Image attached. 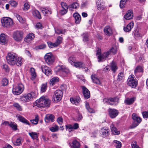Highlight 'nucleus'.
I'll return each instance as SVG.
<instances>
[{
    "mask_svg": "<svg viewBox=\"0 0 148 148\" xmlns=\"http://www.w3.org/2000/svg\"><path fill=\"white\" fill-rule=\"evenodd\" d=\"M8 63L11 65L16 64L20 66L23 64V59L21 57H18L17 55L14 53H8L6 57Z\"/></svg>",
    "mask_w": 148,
    "mask_h": 148,
    "instance_id": "nucleus-1",
    "label": "nucleus"
},
{
    "mask_svg": "<svg viewBox=\"0 0 148 148\" xmlns=\"http://www.w3.org/2000/svg\"><path fill=\"white\" fill-rule=\"evenodd\" d=\"M50 100L45 97H42L35 101L36 105L38 108L48 107L49 106Z\"/></svg>",
    "mask_w": 148,
    "mask_h": 148,
    "instance_id": "nucleus-2",
    "label": "nucleus"
},
{
    "mask_svg": "<svg viewBox=\"0 0 148 148\" xmlns=\"http://www.w3.org/2000/svg\"><path fill=\"white\" fill-rule=\"evenodd\" d=\"M55 71L59 73L64 77H66L69 73V71L65 66L63 65H58L55 69Z\"/></svg>",
    "mask_w": 148,
    "mask_h": 148,
    "instance_id": "nucleus-3",
    "label": "nucleus"
},
{
    "mask_svg": "<svg viewBox=\"0 0 148 148\" xmlns=\"http://www.w3.org/2000/svg\"><path fill=\"white\" fill-rule=\"evenodd\" d=\"M24 89V86L22 84H19L13 86L12 92L13 94L18 95L21 94Z\"/></svg>",
    "mask_w": 148,
    "mask_h": 148,
    "instance_id": "nucleus-4",
    "label": "nucleus"
},
{
    "mask_svg": "<svg viewBox=\"0 0 148 148\" xmlns=\"http://www.w3.org/2000/svg\"><path fill=\"white\" fill-rule=\"evenodd\" d=\"M34 93L33 92L29 93L27 94L24 95L20 98L21 100L25 102H28L31 101L34 95Z\"/></svg>",
    "mask_w": 148,
    "mask_h": 148,
    "instance_id": "nucleus-5",
    "label": "nucleus"
},
{
    "mask_svg": "<svg viewBox=\"0 0 148 148\" xmlns=\"http://www.w3.org/2000/svg\"><path fill=\"white\" fill-rule=\"evenodd\" d=\"M44 59L45 62L48 64H52L55 60L54 56L51 53H46L44 56Z\"/></svg>",
    "mask_w": 148,
    "mask_h": 148,
    "instance_id": "nucleus-6",
    "label": "nucleus"
},
{
    "mask_svg": "<svg viewBox=\"0 0 148 148\" xmlns=\"http://www.w3.org/2000/svg\"><path fill=\"white\" fill-rule=\"evenodd\" d=\"M23 33L21 31H16L13 32V37L17 41L21 40L23 38Z\"/></svg>",
    "mask_w": 148,
    "mask_h": 148,
    "instance_id": "nucleus-7",
    "label": "nucleus"
},
{
    "mask_svg": "<svg viewBox=\"0 0 148 148\" xmlns=\"http://www.w3.org/2000/svg\"><path fill=\"white\" fill-rule=\"evenodd\" d=\"M2 25L4 27H8L12 25L13 21L10 18L8 17L3 18L1 20Z\"/></svg>",
    "mask_w": 148,
    "mask_h": 148,
    "instance_id": "nucleus-8",
    "label": "nucleus"
},
{
    "mask_svg": "<svg viewBox=\"0 0 148 148\" xmlns=\"http://www.w3.org/2000/svg\"><path fill=\"white\" fill-rule=\"evenodd\" d=\"M53 97L54 101H59L61 100L63 95L62 92L60 90H57L55 91Z\"/></svg>",
    "mask_w": 148,
    "mask_h": 148,
    "instance_id": "nucleus-9",
    "label": "nucleus"
},
{
    "mask_svg": "<svg viewBox=\"0 0 148 148\" xmlns=\"http://www.w3.org/2000/svg\"><path fill=\"white\" fill-rule=\"evenodd\" d=\"M134 76L133 75H131L130 76L127 80V84L132 87H135L136 86L137 82L134 79Z\"/></svg>",
    "mask_w": 148,
    "mask_h": 148,
    "instance_id": "nucleus-10",
    "label": "nucleus"
},
{
    "mask_svg": "<svg viewBox=\"0 0 148 148\" xmlns=\"http://www.w3.org/2000/svg\"><path fill=\"white\" fill-rule=\"evenodd\" d=\"M143 72V68L139 66H137L134 71V75L137 78L141 77L142 76Z\"/></svg>",
    "mask_w": 148,
    "mask_h": 148,
    "instance_id": "nucleus-11",
    "label": "nucleus"
},
{
    "mask_svg": "<svg viewBox=\"0 0 148 148\" xmlns=\"http://www.w3.org/2000/svg\"><path fill=\"white\" fill-rule=\"evenodd\" d=\"M118 99L116 97L107 98H105L103 100L104 103H107L110 105H115L118 103Z\"/></svg>",
    "mask_w": 148,
    "mask_h": 148,
    "instance_id": "nucleus-12",
    "label": "nucleus"
},
{
    "mask_svg": "<svg viewBox=\"0 0 148 148\" xmlns=\"http://www.w3.org/2000/svg\"><path fill=\"white\" fill-rule=\"evenodd\" d=\"M109 130L107 127H103L100 131L101 136L103 138L106 137L109 135Z\"/></svg>",
    "mask_w": 148,
    "mask_h": 148,
    "instance_id": "nucleus-13",
    "label": "nucleus"
},
{
    "mask_svg": "<svg viewBox=\"0 0 148 148\" xmlns=\"http://www.w3.org/2000/svg\"><path fill=\"white\" fill-rule=\"evenodd\" d=\"M41 69L43 72L47 76H49L51 74V70L50 68L45 65H42Z\"/></svg>",
    "mask_w": 148,
    "mask_h": 148,
    "instance_id": "nucleus-14",
    "label": "nucleus"
},
{
    "mask_svg": "<svg viewBox=\"0 0 148 148\" xmlns=\"http://www.w3.org/2000/svg\"><path fill=\"white\" fill-rule=\"evenodd\" d=\"M83 94L84 98L86 99H88L90 97V93L89 90L85 87L83 86L82 87Z\"/></svg>",
    "mask_w": 148,
    "mask_h": 148,
    "instance_id": "nucleus-15",
    "label": "nucleus"
},
{
    "mask_svg": "<svg viewBox=\"0 0 148 148\" xmlns=\"http://www.w3.org/2000/svg\"><path fill=\"white\" fill-rule=\"evenodd\" d=\"M108 112L110 117L112 118H115L118 114V111L114 109H109Z\"/></svg>",
    "mask_w": 148,
    "mask_h": 148,
    "instance_id": "nucleus-16",
    "label": "nucleus"
},
{
    "mask_svg": "<svg viewBox=\"0 0 148 148\" xmlns=\"http://www.w3.org/2000/svg\"><path fill=\"white\" fill-rule=\"evenodd\" d=\"M91 78L93 82L96 84L101 85V82L96 74L92 75Z\"/></svg>",
    "mask_w": 148,
    "mask_h": 148,
    "instance_id": "nucleus-17",
    "label": "nucleus"
},
{
    "mask_svg": "<svg viewBox=\"0 0 148 148\" xmlns=\"http://www.w3.org/2000/svg\"><path fill=\"white\" fill-rule=\"evenodd\" d=\"M55 116L54 115L51 114H48L46 115L45 120L46 122H53L54 121Z\"/></svg>",
    "mask_w": 148,
    "mask_h": 148,
    "instance_id": "nucleus-18",
    "label": "nucleus"
},
{
    "mask_svg": "<svg viewBox=\"0 0 148 148\" xmlns=\"http://www.w3.org/2000/svg\"><path fill=\"white\" fill-rule=\"evenodd\" d=\"M134 26V23L133 22H130L126 26L124 27L123 30L125 32H129L131 31L132 29L133 28Z\"/></svg>",
    "mask_w": 148,
    "mask_h": 148,
    "instance_id": "nucleus-19",
    "label": "nucleus"
},
{
    "mask_svg": "<svg viewBox=\"0 0 148 148\" xmlns=\"http://www.w3.org/2000/svg\"><path fill=\"white\" fill-rule=\"evenodd\" d=\"M61 4L62 7L61 13L62 15H64L67 12L68 7L66 4L64 2H61Z\"/></svg>",
    "mask_w": 148,
    "mask_h": 148,
    "instance_id": "nucleus-20",
    "label": "nucleus"
},
{
    "mask_svg": "<svg viewBox=\"0 0 148 148\" xmlns=\"http://www.w3.org/2000/svg\"><path fill=\"white\" fill-rule=\"evenodd\" d=\"M16 117L20 121L29 125H30V124L29 121L22 116L19 115H16Z\"/></svg>",
    "mask_w": 148,
    "mask_h": 148,
    "instance_id": "nucleus-21",
    "label": "nucleus"
},
{
    "mask_svg": "<svg viewBox=\"0 0 148 148\" xmlns=\"http://www.w3.org/2000/svg\"><path fill=\"white\" fill-rule=\"evenodd\" d=\"M133 17V12L132 10H129L124 16V18L127 20L132 19Z\"/></svg>",
    "mask_w": 148,
    "mask_h": 148,
    "instance_id": "nucleus-22",
    "label": "nucleus"
},
{
    "mask_svg": "<svg viewBox=\"0 0 148 148\" xmlns=\"http://www.w3.org/2000/svg\"><path fill=\"white\" fill-rule=\"evenodd\" d=\"M97 9L101 11L105 10V7L104 5V3L103 2H100L99 0H98L97 1Z\"/></svg>",
    "mask_w": 148,
    "mask_h": 148,
    "instance_id": "nucleus-23",
    "label": "nucleus"
},
{
    "mask_svg": "<svg viewBox=\"0 0 148 148\" xmlns=\"http://www.w3.org/2000/svg\"><path fill=\"white\" fill-rule=\"evenodd\" d=\"M71 148H80V144L76 140H74L70 143Z\"/></svg>",
    "mask_w": 148,
    "mask_h": 148,
    "instance_id": "nucleus-24",
    "label": "nucleus"
},
{
    "mask_svg": "<svg viewBox=\"0 0 148 148\" xmlns=\"http://www.w3.org/2000/svg\"><path fill=\"white\" fill-rule=\"evenodd\" d=\"M132 35L136 39H138L141 37V34L137 29L134 30L132 32Z\"/></svg>",
    "mask_w": 148,
    "mask_h": 148,
    "instance_id": "nucleus-25",
    "label": "nucleus"
},
{
    "mask_svg": "<svg viewBox=\"0 0 148 148\" xmlns=\"http://www.w3.org/2000/svg\"><path fill=\"white\" fill-rule=\"evenodd\" d=\"M136 100V98L134 97L131 98H127L124 101V102L126 105H130L132 104Z\"/></svg>",
    "mask_w": 148,
    "mask_h": 148,
    "instance_id": "nucleus-26",
    "label": "nucleus"
},
{
    "mask_svg": "<svg viewBox=\"0 0 148 148\" xmlns=\"http://www.w3.org/2000/svg\"><path fill=\"white\" fill-rule=\"evenodd\" d=\"M104 33L108 36H110L112 34L111 28L109 26H106L104 29Z\"/></svg>",
    "mask_w": 148,
    "mask_h": 148,
    "instance_id": "nucleus-27",
    "label": "nucleus"
},
{
    "mask_svg": "<svg viewBox=\"0 0 148 148\" xmlns=\"http://www.w3.org/2000/svg\"><path fill=\"white\" fill-rule=\"evenodd\" d=\"M73 17L75 18V23L77 24H79L81 21V17L78 13H75L73 15Z\"/></svg>",
    "mask_w": 148,
    "mask_h": 148,
    "instance_id": "nucleus-28",
    "label": "nucleus"
},
{
    "mask_svg": "<svg viewBox=\"0 0 148 148\" xmlns=\"http://www.w3.org/2000/svg\"><path fill=\"white\" fill-rule=\"evenodd\" d=\"M70 100L72 103L77 105L80 101V98L79 97L75 98H71Z\"/></svg>",
    "mask_w": 148,
    "mask_h": 148,
    "instance_id": "nucleus-29",
    "label": "nucleus"
},
{
    "mask_svg": "<svg viewBox=\"0 0 148 148\" xmlns=\"http://www.w3.org/2000/svg\"><path fill=\"white\" fill-rule=\"evenodd\" d=\"M111 130L112 132L115 135H118L120 134V131L118 130L114 125L112 124L110 125Z\"/></svg>",
    "mask_w": 148,
    "mask_h": 148,
    "instance_id": "nucleus-30",
    "label": "nucleus"
},
{
    "mask_svg": "<svg viewBox=\"0 0 148 148\" xmlns=\"http://www.w3.org/2000/svg\"><path fill=\"white\" fill-rule=\"evenodd\" d=\"M73 66H74L76 67H78L82 69L85 68L84 64L81 62H76Z\"/></svg>",
    "mask_w": 148,
    "mask_h": 148,
    "instance_id": "nucleus-31",
    "label": "nucleus"
},
{
    "mask_svg": "<svg viewBox=\"0 0 148 148\" xmlns=\"http://www.w3.org/2000/svg\"><path fill=\"white\" fill-rule=\"evenodd\" d=\"M0 42L2 44H4L7 42V40L6 36L2 34L0 36Z\"/></svg>",
    "mask_w": 148,
    "mask_h": 148,
    "instance_id": "nucleus-32",
    "label": "nucleus"
},
{
    "mask_svg": "<svg viewBox=\"0 0 148 148\" xmlns=\"http://www.w3.org/2000/svg\"><path fill=\"white\" fill-rule=\"evenodd\" d=\"M132 119L135 121L139 123L141 122L142 121L141 119L139 117L136 113H133L132 115Z\"/></svg>",
    "mask_w": 148,
    "mask_h": 148,
    "instance_id": "nucleus-33",
    "label": "nucleus"
},
{
    "mask_svg": "<svg viewBox=\"0 0 148 148\" xmlns=\"http://www.w3.org/2000/svg\"><path fill=\"white\" fill-rule=\"evenodd\" d=\"M110 66L112 71L114 73L118 69L116 63L114 61H112L111 63Z\"/></svg>",
    "mask_w": 148,
    "mask_h": 148,
    "instance_id": "nucleus-34",
    "label": "nucleus"
},
{
    "mask_svg": "<svg viewBox=\"0 0 148 148\" xmlns=\"http://www.w3.org/2000/svg\"><path fill=\"white\" fill-rule=\"evenodd\" d=\"M59 78L58 77H53L50 80V84L51 85L53 86L59 81Z\"/></svg>",
    "mask_w": 148,
    "mask_h": 148,
    "instance_id": "nucleus-35",
    "label": "nucleus"
},
{
    "mask_svg": "<svg viewBox=\"0 0 148 148\" xmlns=\"http://www.w3.org/2000/svg\"><path fill=\"white\" fill-rule=\"evenodd\" d=\"M32 13L33 15L39 19L41 18V15L39 12L37 10H32Z\"/></svg>",
    "mask_w": 148,
    "mask_h": 148,
    "instance_id": "nucleus-36",
    "label": "nucleus"
},
{
    "mask_svg": "<svg viewBox=\"0 0 148 148\" xmlns=\"http://www.w3.org/2000/svg\"><path fill=\"white\" fill-rule=\"evenodd\" d=\"M42 12L45 15L46 14H51V13L50 9L49 8H41Z\"/></svg>",
    "mask_w": 148,
    "mask_h": 148,
    "instance_id": "nucleus-37",
    "label": "nucleus"
},
{
    "mask_svg": "<svg viewBox=\"0 0 148 148\" xmlns=\"http://www.w3.org/2000/svg\"><path fill=\"white\" fill-rule=\"evenodd\" d=\"M29 134L33 139L37 140L38 134L36 132L29 133Z\"/></svg>",
    "mask_w": 148,
    "mask_h": 148,
    "instance_id": "nucleus-38",
    "label": "nucleus"
},
{
    "mask_svg": "<svg viewBox=\"0 0 148 148\" xmlns=\"http://www.w3.org/2000/svg\"><path fill=\"white\" fill-rule=\"evenodd\" d=\"M35 37L34 34L32 33H29L26 37V40L27 41H30L34 39Z\"/></svg>",
    "mask_w": 148,
    "mask_h": 148,
    "instance_id": "nucleus-39",
    "label": "nucleus"
},
{
    "mask_svg": "<svg viewBox=\"0 0 148 148\" xmlns=\"http://www.w3.org/2000/svg\"><path fill=\"white\" fill-rule=\"evenodd\" d=\"M79 7L78 4L77 3H74L69 5V10H72L73 9H76Z\"/></svg>",
    "mask_w": 148,
    "mask_h": 148,
    "instance_id": "nucleus-40",
    "label": "nucleus"
},
{
    "mask_svg": "<svg viewBox=\"0 0 148 148\" xmlns=\"http://www.w3.org/2000/svg\"><path fill=\"white\" fill-rule=\"evenodd\" d=\"M66 31V29H55V32L56 33L58 34H64Z\"/></svg>",
    "mask_w": 148,
    "mask_h": 148,
    "instance_id": "nucleus-41",
    "label": "nucleus"
},
{
    "mask_svg": "<svg viewBox=\"0 0 148 148\" xmlns=\"http://www.w3.org/2000/svg\"><path fill=\"white\" fill-rule=\"evenodd\" d=\"M96 55L98 59V61L99 62H101V59L102 55H101V50L99 48H97Z\"/></svg>",
    "mask_w": 148,
    "mask_h": 148,
    "instance_id": "nucleus-42",
    "label": "nucleus"
},
{
    "mask_svg": "<svg viewBox=\"0 0 148 148\" xmlns=\"http://www.w3.org/2000/svg\"><path fill=\"white\" fill-rule=\"evenodd\" d=\"M113 144L116 148H121V143L119 141L115 140L113 141Z\"/></svg>",
    "mask_w": 148,
    "mask_h": 148,
    "instance_id": "nucleus-43",
    "label": "nucleus"
},
{
    "mask_svg": "<svg viewBox=\"0 0 148 148\" xmlns=\"http://www.w3.org/2000/svg\"><path fill=\"white\" fill-rule=\"evenodd\" d=\"M21 138H18L16 139V141H12L13 144L16 146H19L21 144Z\"/></svg>",
    "mask_w": 148,
    "mask_h": 148,
    "instance_id": "nucleus-44",
    "label": "nucleus"
},
{
    "mask_svg": "<svg viewBox=\"0 0 148 148\" xmlns=\"http://www.w3.org/2000/svg\"><path fill=\"white\" fill-rule=\"evenodd\" d=\"M47 83L42 84L41 87L40 91L42 92H45L47 88Z\"/></svg>",
    "mask_w": 148,
    "mask_h": 148,
    "instance_id": "nucleus-45",
    "label": "nucleus"
},
{
    "mask_svg": "<svg viewBox=\"0 0 148 148\" xmlns=\"http://www.w3.org/2000/svg\"><path fill=\"white\" fill-rule=\"evenodd\" d=\"M124 78V75L123 73L120 72L119 74L117 80L119 81L123 80Z\"/></svg>",
    "mask_w": 148,
    "mask_h": 148,
    "instance_id": "nucleus-46",
    "label": "nucleus"
},
{
    "mask_svg": "<svg viewBox=\"0 0 148 148\" xmlns=\"http://www.w3.org/2000/svg\"><path fill=\"white\" fill-rule=\"evenodd\" d=\"M38 115H36L35 116V119H34L31 120L30 121L32 124L34 125H36L38 123Z\"/></svg>",
    "mask_w": 148,
    "mask_h": 148,
    "instance_id": "nucleus-47",
    "label": "nucleus"
},
{
    "mask_svg": "<svg viewBox=\"0 0 148 148\" xmlns=\"http://www.w3.org/2000/svg\"><path fill=\"white\" fill-rule=\"evenodd\" d=\"M68 61L72 65H73L76 62V59L75 58L71 56L68 58Z\"/></svg>",
    "mask_w": 148,
    "mask_h": 148,
    "instance_id": "nucleus-48",
    "label": "nucleus"
},
{
    "mask_svg": "<svg viewBox=\"0 0 148 148\" xmlns=\"http://www.w3.org/2000/svg\"><path fill=\"white\" fill-rule=\"evenodd\" d=\"M110 51H108L106 53H104L101 56V62L103 61V60L108 57V56L110 54Z\"/></svg>",
    "mask_w": 148,
    "mask_h": 148,
    "instance_id": "nucleus-49",
    "label": "nucleus"
},
{
    "mask_svg": "<svg viewBox=\"0 0 148 148\" xmlns=\"http://www.w3.org/2000/svg\"><path fill=\"white\" fill-rule=\"evenodd\" d=\"M62 38L60 36L58 37L57 39L55 42L56 45L57 46H58L62 42Z\"/></svg>",
    "mask_w": 148,
    "mask_h": 148,
    "instance_id": "nucleus-50",
    "label": "nucleus"
},
{
    "mask_svg": "<svg viewBox=\"0 0 148 148\" xmlns=\"http://www.w3.org/2000/svg\"><path fill=\"white\" fill-rule=\"evenodd\" d=\"M9 126L11 127L12 129L15 130L17 129V126L16 123L14 122H10Z\"/></svg>",
    "mask_w": 148,
    "mask_h": 148,
    "instance_id": "nucleus-51",
    "label": "nucleus"
},
{
    "mask_svg": "<svg viewBox=\"0 0 148 148\" xmlns=\"http://www.w3.org/2000/svg\"><path fill=\"white\" fill-rule=\"evenodd\" d=\"M13 106L16 108L18 110L21 111L22 110L21 107L20 105L17 103H14L13 105Z\"/></svg>",
    "mask_w": 148,
    "mask_h": 148,
    "instance_id": "nucleus-52",
    "label": "nucleus"
},
{
    "mask_svg": "<svg viewBox=\"0 0 148 148\" xmlns=\"http://www.w3.org/2000/svg\"><path fill=\"white\" fill-rule=\"evenodd\" d=\"M82 114L80 113H78L77 116L75 118V121H79L82 119Z\"/></svg>",
    "mask_w": 148,
    "mask_h": 148,
    "instance_id": "nucleus-53",
    "label": "nucleus"
},
{
    "mask_svg": "<svg viewBox=\"0 0 148 148\" xmlns=\"http://www.w3.org/2000/svg\"><path fill=\"white\" fill-rule=\"evenodd\" d=\"M49 47L51 48L55 47H57L55 42L53 43L51 42H47Z\"/></svg>",
    "mask_w": 148,
    "mask_h": 148,
    "instance_id": "nucleus-54",
    "label": "nucleus"
},
{
    "mask_svg": "<svg viewBox=\"0 0 148 148\" xmlns=\"http://www.w3.org/2000/svg\"><path fill=\"white\" fill-rule=\"evenodd\" d=\"M16 17L18 20L21 23H23L24 22V20L20 15L16 14Z\"/></svg>",
    "mask_w": 148,
    "mask_h": 148,
    "instance_id": "nucleus-55",
    "label": "nucleus"
},
{
    "mask_svg": "<svg viewBox=\"0 0 148 148\" xmlns=\"http://www.w3.org/2000/svg\"><path fill=\"white\" fill-rule=\"evenodd\" d=\"M127 0H121L120 1V7L121 8H123L125 7V5Z\"/></svg>",
    "mask_w": 148,
    "mask_h": 148,
    "instance_id": "nucleus-56",
    "label": "nucleus"
},
{
    "mask_svg": "<svg viewBox=\"0 0 148 148\" xmlns=\"http://www.w3.org/2000/svg\"><path fill=\"white\" fill-rule=\"evenodd\" d=\"M66 128L69 132L71 131L73 129V125L70 124H68L66 125Z\"/></svg>",
    "mask_w": 148,
    "mask_h": 148,
    "instance_id": "nucleus-57",
    "label": "nucleus"
},
{
    "mask_svg": "<svg viewBox=\"0 0 148 148\" xmlns=\"http://www.w3.org/2000/svg\"><path fill=\"white\" fill-rule=\"evenodd\" d=\"M50 130L52 132L57 131L58 130V127L57 125H55L54 127H51L50 128Z\"/></svg>",
    "mask_w": 148,
    "mask_h": 148,
    "instance_id": "nucleus-58",
    "label": "nucleus"
},
{
    "mask_svg": "<svg viewBox=\"0 0 148 148\" xmlns=\"http://www.w3.org/2000/svg\"><path fill=\"white\" fill-rule=\"evenodd\" d=\"M8 81L7 79L5 78H3L1 82V84L3 86H6L8 83Z\"/></svg>",
    "mask_w": 148,
    "mask_h": 148,
    "instance_id": "nucleus-59",
    "label": "nucleus"
},
{
    "mask_svg": "<svg viewBox=\"0 0 148 148\" xmlns=\"http://www.w3.org/2000/svg\"><path fill=\"white\" fill-rule=\"evenodd\" d=\"M10 5L13 7H15L17 5V3L14 1H11L10 2Z\"/></svg>",
    "mask_w": 148,
    "mask_h": 148,
    "instance_id": "nucleus-60",
    "label": "nucleus"
},
{
    "mask_svg": "<svg viewBox=\"0 0 148 148\" xmlns=\"http://www.w3.org/2000/svg\"><path fill=\"white\" fill-rule=\"evenodd\" d=\"M83 37V41L84 42H86L88 41V35L86 34H84L82 35Z\"/></svg>",
    "mask_w": 148,
    "mask_h": 148,
    "instance_id": "nucleus-61",
    "label": "nucleus"
},
{
    "mask_svg": "<svg viewBox=\"0 0 148 148\" xmlns=\"http://www.w3.org/2000/svg\"><path fill=\"white\" fill-rule=\"evenodd\" d=\"M57 121L58 123L61 125L63 122V119L61 117H58L57 119Z\"/></svg>",
    "mask_w": 148,
    "mask_h": 148,
    "instance_id": "nucleus-62",
    "label": "nucleus"
},
{
    "mask_svg": "<svg viewBox=\"0 0 148 148\" xmlns=\"http://www.w3.org/2000/svg\"><path fill=\"white\" fill-rule=\"evenodd\" d=\"M29 8V5L27 3H25L24 4L23 10L24 11L27 10Z\"/></svg>",
    "mask_w": 148,
    "mask_h": 148,
    "instance_id": "nucleus-63",
    "label": "nucleus"
},
{
    "mask_svg": "<svg viewBox=\"0 0 148 148\" xmlns=\"http://www.w3.org/2000/svg\"><path fill=\"white\" fill-rule=\"evenodd\" d=\"M143 117L144 118L147 119L148 117V112L144 111L142 113Z\"/></svg>",
    "mask_w": 148,
    "mask_h": 148,
    "instance_id": "nucleus-64",
    "label": "nucleus"
}]
</instances>
